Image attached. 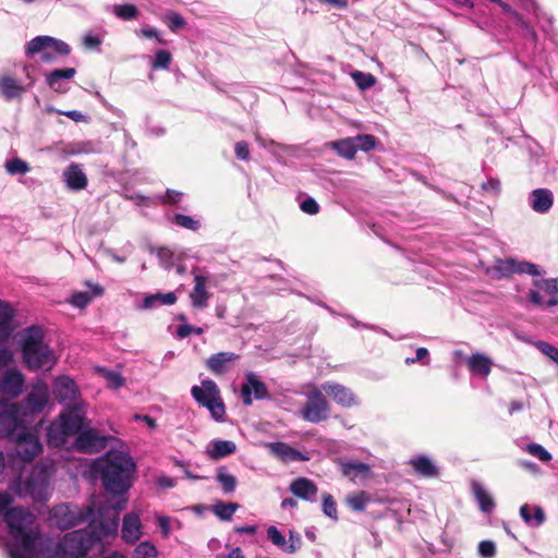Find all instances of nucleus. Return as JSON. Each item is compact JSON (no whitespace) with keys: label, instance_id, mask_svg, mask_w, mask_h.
I'll use <instances>...</instances> for the list:
<instances>
[{"label":"nucleus","instance_id":"f257e3e1","mask_svg":"<svg viewBox=\"0 0 558 558\" xmlns=\"http://www.w3.org/2000/svg\"><path fill=\"white\" fill-rule=\"evenodd\" d=\"M13 544L9 548L10 558H36V543L39 532L35 529V517L23 507H13L3 517Z\"/></svg>","mask_w":558,"mask_h":558},{"label":"nucleus","instance_id":"f03ea898","mask_svg":"<svg viewBox=\"0 0 558 558\" xmlns=\"http://www.w3.org/2000/svg\"><path fill=\"white\" fill-rule=\"evenodd\" d=\"M93 471L100 476L107 492L122 495L131 487L135 463L129 454L111 450L94 463Z\"/></svg>","mask_w":558,"mask_h":558},{"label":"nucleus","instance_id":"7ed1b4c3","mask_svg":"<svg viewBox=\"0 0 558 558\" xmlns=\"http://www.w3.org/2000/svg\"><path fill=\"white\" fill-rule=\"evenodd\" d=\"M22 356L29 371L50 368L54 363L53 351L44 342V332L37 326L25 330L22 339Z\"/></svg>","mask_w":558,"mask_h":558},{"label":"nucleus","instance_id":"20e7f679","mask_svg":"<svg viewBox=\"0 0 558 558\" xmlns=\"http://www.w3.org/2000/svg\"><path fill=\"white\" fill-rule=\"evenodd\" d=\"M97 542L86 529L66 533L57 544L54 558H83Z\"/></svg>","mask_w":558,"mask_h":558},{"label":"nucleus","instance_id":"39448f33","mask_svg":"<svg viewBox=\"0 0 558 558\" xmlns=\"http://www.w3.org/2000/svg\"><path fill=\"white\" fill-rule=\"evenodd\" d=\"M126 500H118L114 506H100L98 509V519H93L87 529L93 534L96 542L114 535L119 527V512L125 507Z\"/></svg>","mask_w":558,"mask_h":558},{"label":"nucleus","instance_id":"423d86ee","mask_svg":"<svg viewBox=\"0 0 558 558\" xmlns=\"http://www.w3.org/2000/svg\"><path fill=\"white\" fill-rule=\"evenodd\" d=\"M191 393L199 405L208 409L214 420L223 421L226 407L220 390L214 380L205 379L202 381V386H193Z\"/></svg>","mask_w":558,"mask_h":558},{"label":"nucleus","instance_id":"0eeeda50","mask_svg":"<svg viewBox=\"0 0 558 558\" xmlns=\"http://www.w3.org/2000/svg\"><path fill=\"white\" fill-rule=\"evenodd\" d=\"M93 514L90 506L81 508L74 504H61L51 510V520L58 529L65 531L86 522Z\"/></svg>","mask_w":558,"mask_h":558},{"label":"nucleus","instance_id":"6e6552de","mask_svg":"<svg viewBox=\"0 0 558 558\" xmlns=\"http://www.w3.org/2000/svg\"><path fill=\"white\" fill-rule=\"evenodd\" d=\"M48 386L44 381H37L32 386L27 396L21 402L15 403L28 420V417L41 413L48 404Z\"/></svg>","mask_w":558,"mask_h":558},{"label":"nucleus","instance_id":"1a4fd4ad","mask_svg":"<svg viewBox=\"0 0 558 558\" xmlns=\"http://www.w3.org/2000/svg\"><path fill=\"white\" fill-rule=\"evenodd\" d=\"M31 423L16 403L5 404L0 409V436H12L19 430H24Z\"/></svg>","mask_w":558,"mask_h":558},{"label":"nucleus","instance_id":"9d476101","mask_svg":"<svg viewBox=\"0 0 558 558\" xmlns=\"http://www.w3.org/2000/svg\"><path fill=\"white\" fill-rule=\"evenodd\" d=\"M330 405L322 390L314 388L301 410L302 417L311 423H320L329 417Z\"/></svg>","mask_w":558,"mask_h":558},{"label":"nucleus","instance_id":"9b49d317","mask_svg":"<svg viewBox=\"0 0 558 558\" xmlns=\"http://www.w3.org/2000/svg\"><path fill=\"white\" fill-rule=\"evenodd\" d=\"M107 437L101 436L95 428H84L75 438L74 448L82 453H96L105 449Z\"/></svg>","mask_w":558,"mask_h":558},{"label":"nucleus","instance_id":"f8f14e48","mask_svg":"<svg viewBox=\"0 0 558 558\" xmlns=\"http://www.w3.org/2000/svg\"><path fill=\"white\" fill-rule=\"evenodd\" d=\"M50 471L47 465L37 464L33 468L28 478L25 482L26 490L33 497H41L49 485Z\"/></svg>","mask_w":558,"mask_h":558},{"label":"nucleus","instance_id":"ddd939ff","mask_svg":"<svg viewBox=\"0 0 558 558\" xmlns=\"http://www.w3.org/2000/svg\"><path fill=\"white\" fill-rule=\"evenodd\" d=\"M24 375L17 369H8L0 376V392L9 398L19 397L24 388Z\"/></svg>","mask_w":558,"mask_h":558},{"label":"nucleus","instance_id":"4468645a","mask_svg":"<svg viewBox=\"0 0 558 558\" xmlns=\"http://www.w3.org/2000/svg\"><path fill=\"white\" fill-rule=\"evenodd\" d=\"M17 438V454L23 461L29 462L41 452V444L35 435L24 429Z\"/></svg>","mask_w":558,"mask_h":558},{"label":"nucleus","instance_id":"2eb2a0df","mask_svg":"<svg viewBox=\"0 0 558 558\" xmlns=\"http://www.w3.org/2000/svg\"><path fill=\"white\" fill-rule=\"evenodd\" d=\"M59 418L70 436L77 435L86 427L85 415L77 404L69 407L59 415Z\"/></svg>","mask_w":558,"mask_h":558},{"label":"nucleus","instance_id":"dca6fc26","mask_svg":"<svg viewBox=\"0 0 558 558\" xmlns=\"http://www.w3.org/2000/svg\"><path fill=\"white\" fill-rule=\"evenodd\" d=\"M254 392L255 399L263 400L268 398L269 392L266 385L257 378L253 373L246 376V383L242 385L241 396L245 405H251L253 402L252 393Z\"/></svg>","mask_w":558,"mask_h":558},{"label":"nucleus","instance_id":"f3484780","mask_svg":"<svg viewBox=\"0 0 558 558\" xmlns=\"http://www.w3.org/2000/svg\"><path fill=\"white\" fill-rule=\"evenodd\" d=\"M496 271L500 277H508L513 274H529L531 276L539 275L537 265L529 262H518L513 258L499 260L496 266Z\"/></svg>","mask_w":558,"mask_h":558},{"label":"nucleus","instance_id":"a211bd4d","mask_svg":"<svg viewBox=\"0 0 558 558\" xmlns=\"http://www.w3.org/2000/svg\"><path fill=\"white\" fill-rule=\"evenodd\" d=\"M25 93H26L25 86L17 78H15L11 75H1L0 76V96L5 101H13L15 99H21Z\"/></svg>","mask_w":558,"mask_h":558},{"label":"nucleus","instance_id":"6ab92c4d","mask_svg":"<svg viewBox=\"0 0 558 558\" xmlns=\"http://www.w3.org/2000/svg\"><path fill=\"white\" fill-rule=\"evenodd\" d=\"M240 355L229 351H222L210 355L206 360V367L216 375H221L230 369V364L239 360Z\"/></svg>","mask_w":558,"mask_h":558},{"label":"nucleus","instance_id":"aec40b11","mask_svg":"<svg viewBox=\"0 0 558 558\" xmlns=\"http://www.w3.org/2000/svg\"><path fill=\"white\" fill-rule=\"evenodd\" d=\"M268 447L270 452L283 463L308 460L304 453L282 441L271 442Z\"/></svg>","mask_w":558,"mask_h":558},{"label":"nucleus","instance_id":"412c9836","mask_svg":"<svg viewBox=\"0 0 558 558\" xmlns=\"http://www.w3.org/2000/svg\"><path fill=\"white\" fill-rule=\"evenodd\" d=\"M207 277L203 275H195V286L190 293V299L193 307L205 308L208 305L210 293L206 290Z\"/></svg>","mask_w":558,"mask_h":558},{"label":"nucleus","instance_id":"4be33fe9","mask_svg":"<svg viewBox=\"0 0 558 558\" xmlns=\"http://www.w3.org/2000/svg\"><path fill=\"white\" fill-rule=\"evenodd\" d=\"M122 538L130 544H134L142 536L141 519L136 513L124 515L122 523Z\"/></svg>","mask_w":558,"mask_h":558},{"label":"nucleus","instance_id":"5701e85b","mask_svg":"<svg viewBox=\"0 0 558 558\" xmlns=\"http://www.w3.org/2000/svg\"><path fill=\"white\" fill-rule=\"evenodd\" d=\"M323 390L340 405L350 408L355 403L354 396L350 389L339 384L326 383Z\"/></svg>","mask_w":558,"mask_h":558},{"label":"nucleus","instance_id":"b1692460","mask_svg":"<svg viewBox=\"0 0 558 558\" xmlns=\"http://www.w3.org/2000/svg\"><path fill=\"white\" fill-rule=\"evenodd\" d=\"M75 73L76 70L74 68L56 69L46 74V83L54 92L63 94L66 92L63 82L73 78Z\"/></svg>","mask_w":558,"mask_h":558},{"label":"nucleus","instance_id":"393cba45","mask_svg":"<svg viewBox=\"0 0 558 558\" xmlns=\"http://www.w3.org/2000/svg\"><path fill=\"white\" fill-rule=\"evenodd\" d=\"M56 395L62 401H75L78 397V387L72 378L61 376L57 379Z\"/></svg>","mask_w":558,"mask_h":558},{"label":"nucleus","instance_id":"a878e982","mask_svg":"<svg viewBox=\"0 0 558 558\" xmlns=\"http://www.w3.org/2000/svg\"><path fill=\"white\" fill-rule=\"evenodd\" d=\"M289 489L294 496L304 500L311 499L318 490L316 484L306 477H298L294 480L290 484Z\"/></svg>","mask_w":558,"mask_h":558},{"label":"nucleus","instance_id":"bb28decb","mask_svg":"<svg viewBox=\"0 0 558 558\" xmlns=\"http://www.w3.org/2000/svg\"><path fill=\"white\" fill-rule=\"evenodd\" d=\"M64 178L66 185L74 191H81L84 190L87 184L88 180L86 174L80 169V166L76 163L70 165L64 170Z\"/></svg>","mask_w":558,"mask_h":558},{"label":"nucleus","instance_id":"cd10ccee","mask_svg":"<svg viewBox=\"0 0 558 558\" xmlns=\"http://www.w3.org/2000/svg\"><path fill=\"white\" fill-rule=\"evenodd\" d=\"M554 204L553 193L547 189H536L531 195V206L539 214L547 213Z\"/></svg>","mask_w":558,"mask_h":558},{"label":"nucleus","instance_id":"c85d7f7f","mask_svg":"<svg viewBox=\"0 0 558 558\" xmlns=\"http://www.w3.org/2000/svg\"><path fill=\"white\" fill-rule=\"evenodd\" d=\"M493 361L482 354L474 353L468 359V367L472 374L487 377L492 372Z\"/></svg>","mask_w":558,"mask_h":558},{"label":"nucleus","instance_id":"c756f323","mask_svg":"<svg viewBox=\"0 0 558 558\" xmlns=\"http://www.w3.org/2000/svg\"><path fill=\"white\" fill-rule=\"evenodd\" d=\"M86 284L92 288V292H74L70 299V303L77 308L87 307L94 298L101 296L105 292V289L98 283L86 282Z\"/></svg>","mask_w":558,"mask_h":558},{"label":"nucleus","instance_id":"7c9ffc66","mask_svg":"<svg viewBox=\"0 0 558 558\" xmlns=\"http://www.w3.org/2000/svg\"><path fill=\"white\" fill-rule=\"evenodd\" d=\"M46 437L49 446L59 448L66 444L68 437H70V435L66 433L60 418L58 417L57 421L52 422L47 427Z\"/></svg>","mask_w":558,"mask_h":558},{"label":"nucleus","instance_id":"2f4dec72","mask_svg":"<svg viewBox=\"0 0 558 558\" xmlns=\"http://www.w3.org/2000/svg\"><path fill=\"white\" fill-rule=\"evenodd\" d=\"M471 487L480 510L484 513H492L496 507V502L492 495L478 482H473Z\"/></svg>","mask_w":558,"mask_h":558},{"label":"nucleus","instance_id":"473e14b6","mask_svg":"<svg viewBox=\"0 0 558 558\" xmlns=\"http://www.w3.org/2000/svg\"><path fill=\"white\" fill-rule=\"evenodd\" d=\"M413 470L424 477H436L438 469L426 456H418L410 460Z\"/></svg>","mask_w":558,"mask_h":558},{"label":"nucleus","instance_id":"72a5a7b5","mask_svg":"<svg viewBox=\"0 0 558 558\" xmlns=\"http://www.w3.org/2000/svg\"><path fill=\"white\" fill-rule=\"evenodd\" d=\"M327 145L344 159L352 160L356 155V147L354 145L353 137H345L339 141H333Z\"/></svg>","mask_w":558,"mask_h":558},{"label":"nucleus","instance_id":"f704fd0d","mask_svg":"<svg viewBox=\"0 0 558 558\" xmlns=\"http://www.w3.org/2000/svg\"><path fill=\"white\" fill-rule=\"evenodd\" d=\"M520 515L525 523L533 524L535 526L542 525L545 521L544 510L539 506L531 507L530 505L524 504L520 507Z\"/></svg>","mask_w":558,"mask_h":558},{"label":"nucleus","instance_id":"c9c22d12","mask_svg":"<svg viewBox=\"0 0 558 558\" xmlns=\"http://www.w3.org/2000/svg\"><path fill=\"white\" fill-rule=\"evenodd\" d=\"M14 310L10 303L0 300V335L8 337L13 330Z\"/></svg>","mask_w":558,"mask_h":558},{"label":"nucleus","instance_id":"e433bc0d","mask_svg":"<svg viewBox=\"0 0 558 558\" xmlns=\"http://www.w3.org/2000/svg\"><path fill=\"white\" fill-rule=\"evenodd\" d=\"M371 501L372 497L365 490L353 492L345 497L347 506L356 512L364 511Z\"/></svg>","mask_w":558,"mask_h":558},{"label":"nucleus","instance_id":"4c0bfd02","mask_svg":"<svg viewBox=\"0 0 558 558\" xmlns=\"http://www.w3.org/2000/svg\"><path fill=\"white\" fill-rule=\"evenodd\" d=\"M235 450L236 446L231 440H215L211 442V448L208 450V454L213 460H219L234 453Z\"/></svg>","mask_w":558,"mask_h":558},{"label":"nucleus","instance_id":"58836bf2","mask_svg":"<svg viewBox=\"0 0 558 558\" xmlns=\"http://www.w3.org/2000/svg\"><path fill=\"white\" fill-rule=\"evenodd\" d=\"M178 298L174 292H168V293H156L146 295L143 301V307L144 308H150L155 306L157 303L165 304V305H172L177 302Z\"/></svg>","mask_w":558,"mask_h":558},{"label":"nucleus","instance_id":"ea45409f","mask_svg":"<svg viewBox=\"0 0 558 558\" xmlns=\"http://www.w3.org/2000/svg\"><path fill=\"white\" fill-rule=\"evenodd\" d=\"M216 480L221 486L223 493L230 494L235 490L238 484L236 477L232 474H229L226 466H220L217 469Z\"/></svg>","mask_w":558,"mask_h":558},{"label":"nucleus","instance_id":"a19ab883","mask_svg":"<svg viewBox=\"0 0 558 558\" xmlns=\"http://www.w3.org/2000/svg\"><path fill=\"white\" fill-rule=\"evenodd\" d=\"M239 508V505L235 504V502H229V504H226L223 501H219L217 502L214 508H213V512L220 519V520H223V521H230L234 514V512L236 511V509Z\"/></svg>","mask_w":558,"mask_h":558},{"label":"nucleus","instance_id":"79ce46f5","mask_svg":"<svg viewBox=\"0 0 558 558\" xmlns=\"http://www.w3.org/2000/svg\"><path fill=\"white\" fill-rule=\"evenodd\" d=\"M51 37L50 36H37L27 43L26 54L34 56L47 48H50Z\"/></svg>","mask_w":558,"mask_h":558},{"label":"nucleus","instance_id":"37998d69","mask_svg":"<svg viewBox=\"0 0 558 558\" xmlns=\"http://www.w3.org/2000/svg\"><path fill=\"white\" fill-rule=\"evenodd\" d=\"M351 76L361 90H366L376 84V77L371 73H364L362 71H354Z\"/></svg>","mask_w":558,"mask_h":558},{"label":"nucleus","instance_id":"c03bdc74","mask_svg":"<svg viewBox=\"0 0 558 558\" xmlns=\"http://www.w3.org/2000/svg\"><path fill=\"white\" fill-rule=\"evenodd\" d=\"M114 14L124 21L135 20L138 16V10L134 4L124 3L118 4L113 10Z\"/></svg>","mask_w":558,"mask_h":558},{"label":"nucleus","instance_id":"a18cd8bd","mask_svg":"<svg viewBox=\"0 0 558 558\" xmlns=\"http://www.w3.org/2000/svg\"><path fill=\"white\" fill-rule=\"evenodd\" d=\"M5 170L9 174H25L31 168L29 165L23 159L15 157L5 162Z\"/></svg>","mask_w":558,"mask_h":558},{"label":"nucleus","instance_id":"49530a36","mask_svg":"<svg viewBox=\"0 0 558 558\" xmlns=\"http://www.w3.org/2000/svg\"><path fill=\"white\" fill-rule=\"evenodd\" d=\"M357 150L371 151L375 148L377 138L372 134H361L353 137Z\"/></svg>","mask_w":558,"mask_h":558},{"label":"nucleus","instance_id":"de8ad7c7","mask_svg":"<svg viewBox=\"0 0 558 558\" xmlns=\"http://www.w3.org/2000/svg\"><path fill=\"white\" fill-rule=\"evenodd\" d=\"M165 22L169 29L174 33L178 32L180 28L184 27L186 24L184 17L181 14L173 11H170L166 14Z\"/></svg>","mask_w":558,"mask_h":558},{"label":"nucleus","instance_id":"09e8293b","mask_svg":"<svg viewBox=\"0 0 558 558\" xmlns=\"http://www.w3.org/2000/svg\"><path fill=\"white\" fill-rule=\"evenodd\" d=\"M323 511L330 519L338 520L337 504L330 494L323 496Z\"/></svg>","mask_w":558,"mask_h":558},{"label":"nucleus","instance_id":"8fccbe9b","mask_svg":"<svg viewBox=\"0 0 558 558\" xmlns=\"http://www.w3.org/2000/svg\"><path fill=\"white\" fill-rule=\"evenodd\" d=\"M173 221H174L175 225H178V226H180L182 228L192 230V231L198 230V228L201 226L197 220H195L191 216H186V215H183V214L174 215Z\"/></svg>","mask_w":558,"mask_h":558},{"label":"nucleus","instance_id":"3c124183","mask_svg":"<svg viewBox=\"0 0 558 558\" xmlns=\"http://www.w3.org/2000/svg\"><path fill=\"white\" fill-rule=\"evenodd\" d=\"M369 471V466L363 462H350L342 464V473L345 476H350L352 474H364Z\"/></svg>","mask_w":558,"mask_h":558},{"label":"nucleus","instance_id":"603ef678","mask_svg":"<svg viewBox=\"0 0 558 558\" xmlns=\"http://www.w3.org/2000/svg\"><path fill=\"white\" fill-rule=\"evenodd\" d=\"M135 555L137 558H153L157 556V549L153 544L143 542L136 546Z\"/></svg>","mask_w":558,"mask_h":558},{"label":"nucleus","instance_id":"864d4df0","mask_svg":"<svg viewBox=\"0 0 558 558\" xmlns=\"http://www.w3.org/2000/svg\"><path fill=\"white\" fill-rule=\"evenodd\" d=\"M529 453L534 457H537L543 462H548L551 460V454L541 445L538 444H530L526 447Z\"/></svg>","mask_w":558,"mask_h":558},{"label":"nucleus","instance_id":"5fc2aeb1","mask_svg":"<svg viewBox=\"0 0 558 558\" xmlns=\"http://www.w3.org/2000/svg\"><path fill=\"white\" fill-rule=\"evenodd\" d=\"M171 63V53L167 50H159L155 56L153 69H168Z\"/></svg>","mask_w":558,"mask_h":558},{"label":"nucleus","instance_id":"6e6d98bb","mask_svg":"<svg viewBox=\"0 0 558 558\" xmlns=\"http://www.w3.org/2000/svg\"><path fill=\"white\" fill-rule=\"evenodd\" d=\"M536 345L543 354L547 355L551 361H554L558 365V348L544 341L537 342Z\"/></svg>","mask_w":558,"mask_h":558},{"label":"nucleus","instance_id":"4d7b16f0","mask_svg":"<svg viewBox=\"0 0 558 558\" xmlns=\"http://www.w3.org/2000/svg\"><path fill=\"white\" fill-rule=\"evenodd\" d=\"M267 537L274 545L280 548H282L286 545V537L276 526L268 527Z\"/></svg>","mask_w":558,"mask_h":558},{"label":"nucleus","instance_id":"13d9d810","mask_svg":"<svg viewBox=\"0 0 558 558\" xmlns=\"http://www.w3.org/2000/svg\"><path fill=\"white\" fill-rule=\"evenodd\" d=\"M536 286L548 294L558 293V279H543L536 282Z\"/></svg>","mask_w":558,"mask_h":558},{"label":"nucleus","instance_id":"bf43d9fd","mask_svg":"<svg viewBox=\"0 0 558 558\" xmlns=\"http://www.w3.org/2000/svg\"><path fill=\"white\" fill-rule=\"evenodd\" d=\"M478 553L484 558H493L496 555V546L492 541H482L478 544Z\"/></svg>","mask_w":558,"mask_h":558},{"label":"nucleus","instance_id":"052dcab7","mask_svg":"<svg viewBox=\"0 0 558 558\" xmlns=\"http://www.w3.org/2000/svg\"><path fill=\"white\" fill-rule=\"evenodd\" d=\"M106 379L108 381V386L113 389L122 387L125 383V379L121 376L120 373L112 371L107 372Z\"/></svg>","mask_w":558,"mask_h":558},{"label":"nucleus","instance_id":"680f3d73","mask_svg":"<svg viewBox=\"0 0 558 558\" xmlns=\"http://www.w3.org/2000/svg\"><path fill=\"white\" fill-rule=\"evenodd\" d=\"M202 335L204 332L203 328L201 327H194L189 324L180 325L177 329V335L179 338H186L191 333Z\"/></svg>","mask_w":558,"mask_h":558},{"label":"nucleus","instance_id":"e2e57ef3","mask_svg":"<svg viewBox=\"0 0 558 558\" xmlns=\"http://www.w3.org/2000/svg\"><path fill=\"white\" fill-rule=\"evenodd\" d=\"M302 211H304L305 214H308V215H316L319 213V205L318 203L312 198V197H307L305 198L301 205H300Z\"/></svg>","mask_w":558,"mask_h":558},{"label":"nucleus","instance_id":"0e129e2a","mask_svg":"<svg viewBox=\"0 0 558 558\" xmlns=\"http://www.w3.org/2000/svg\"><path fill=\"white\" fill-rule=\"evenodd\" d=\"M182 196H183L182 192L168 189L166 191L165 195L162 196L161 202H162V204H166V205H173V204L179 203L182 199Z\"/></svg>","mask_w":558,"mask_h":558},{"label":"nucleus","instance_id":"69168bd1","mask_svg":"<svg viewBox=\"0 0 558 558\" xmlns=\"http://www.w3.org/2000/svg\"><path fill=\"white\" fill-rule=\"evenodd\" d=\"M235 156L241 160L250 159V147L245 141L236 142L234 145Z\"/></svg>","mask_w":558,"mask_h":558},{"label":"nucleus","instance_id":"338daca9","mask_svg":"<svg viewBox=\"0 0 558 558\" xmlns=\"http://www.w3.org/2000/svg\"><path fill=\"white\" fill-rule=\"evenodd\" d=\"M50 48H52L58 54L61 56H68L71 52V48L65 41L56 39L53 37H51Z\"/></svg>","mask_w":558,"mask_h":558},{"label":"nucleus","instance_id":"774afa93","mask_svg":"<svg viewBox=\"0 0 558 558\" xmlns=\"http://www.w3.org/2000/svg\"><path fill=\"white\" fill-rule=\"evenodd\" d=\"M482 189L485 192H490L494 195H498L500 193V190H501V184H500V181L498 179L490 178L487 182H484L482 184Z\"/></svg>","mask_w":558,"mask_h":558}]
</instances>
